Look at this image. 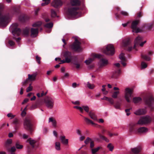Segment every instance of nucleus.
I'll use <instances>...</instances> for the list:
<instances>
[{
  "label": "nucleus",
  "instance_id": "1",
  "mask_svg": "<svg viewBox=\"0 0 154 154\" xmlns=\"http://www.w3.org/2000/svg\"><path fill=\"white\" fill-rule=\"evenodd\" d=\"M151 121L149 117L141 118L137 123H131L129 125V131L130 132L137 133L139 125H142L149 123Z\"/></svg>",
  "mask_w": 154,
  "mask_h": 154
},
{
  "label": "nucleus",
  "instance_id": "2",
  "mask_svg": "<svg viewBox=\"0 0 154 154\" xmlns=\"http://www.w3.org/2000/svg\"><path fill=\"white\" fill-rule=\"evenodd\" d=\"M70 3L72 6L75 7H70L68 9V14L71 17L75 16L79 13V7L81 5V1L80 0H70Z\"/></svg>",
  "mask_w": 154,
  "mask_h": 154
},
{
  "label": "nucleus",
  "instance_id": "3",
  "mask_svg": "<svg viewBox=\"0 0 154 154\" xmlns=\"http://www.w3.org/2000/svg\"><path fill=\"white\" fill-rule=\"evenodd\" d=\"M4 8V5L0 3V26L5 27L8 24L9 16L7 14H3Z\"/></svg>",
  "mask_w": 154,
  "mask_h": 154
},
{
  "label": "nucleus",
  "instance_id": "4",
  "mask_svg": "<svg viewBox=\"0 0 154 154\" xmlns=\"http://www.w3.org/2000/svg\"><path fill=\"white\" fill-rule=\"evenodd\" d=\"M23 125L24 128L32 134L34 130V125L32 119L29 117H26L24 119Z\"/></svg>",
  "mask_w": 154,
  "mask_h": 154
},
{
  "label": "nucleus",
  "instance_id": "5",
  "mask_svg": "<svg viewBox=\"0 0 154 154\" xmlns=\"http://www.w3.org/2000/svg\"><path fill=\"white\" fill-rule=\"evenodd\" d=\"M81 43L75 37L74 42L69 45V47L72 50L77 52H81L83 50V48L81 46Z\"/></svg>",
  "mask_w": 154,
  "mask_h": 154
},
{
  "label": "nucleus",
  "instance_id": "6",
  "mask_svg": "<svg viewBox=\"0 0 154 154\" xmlns=\"http://www.w3.org/2000/svg\"><path fill=\"white\" fill-rule=\"evenodd\" d=\"M143 100L145 104L150 108L151 111H153L154 110V108L152 106V104L154 102V98L152 96H149L145 97L144 98Z\"/></svg>",
  "mask_w": 154,
  "mask_h": 154
},
{
  "label": "nucleus",
  "instance_id": "7",
  "mask_svg": "<svg viewBox=\"0 0 154 154\" xmlns=\"http://www.w3.org/2000/svg\"><path fill=\"white\" fill-rule=\"evenodd\" d=\"M18 25L17 23H14L10 28V30L14 36H18L21 33V30L20 28H18Z\"/></svg>",
  "mask_w": 154,
  "mask_h": 154
},
{
  "label": "nucleus",
  "instance_id": "8",
  "mask_svg": "<svg viewBox=\"0 0 154 154\" xmlns=\"http://www.w3.org/2000/svg\"><path fill=\"white\" fill-rule=\"evenodd\" d=\"M122 45L125 49L128 51H131L132 49L131 40L129 38L125 39L123 41Z\"/></svg>",
  "mask_w": 154,
  "mask_h": 154
},
{
  "label": "nucleus",
  "instance_id": "9",
  "mask_svg": "<svg viewBox=\"0 0 154 154\" xmlns=\"http://www.w3.org/2000/svg\"><path fill=\"white\" fill-rule=\"evenodd\" d=\"M103 52L108 55H112L115 53V49L113 46L111 44L108 45L103 51Z\"/></svg>",
  "mask_w": 154,
  "mask_h": 154
},
{
  "label": "nucleus",
  "instance_id": "10",
  "mask_svg": "<svg viewBox=\"0 0 154 154\" xmlns=\"http://www.w3.org/2000/svg\"><path fill=\"white\" fill-rule=\"evenodd\" d=\"M114 65V68L116 70L113 72L112 77L113 78H117L119 76L121 72L119 68L120 64L118 63H115Z\"/></svg>",
  "mask_w": 154,
  "mask_h": 154
},
{
  "label": "nucleus",
  "instance_id": "11",
  "mask_svg": "<svg viewBox=\"0 0 154 154\" xmlns=\"http://www.w3.org/2000/svg\"><path fill=\"white\" fill-rule=\"evenodd\" d=\"M62 55L64 57L65 60H67L70 63L73 59L74 56L72 55L71 52L68 51H63Z\"/></svg>",
  "mask_w": 154,
  "mask_h": 154
},
{
  "label": "nucleus",
  "instance_id": "12",
  "mask_svg": "<svg viewBox=\"0 0 154 154\" xmlns=\"http://www.w3.org/2000/svg\"><path fill=\"white\" fill-rule=\"evenodd\" d=\"M142 38L141 37L138 36L135 39L134 41V48H135L136 46L139 45L141 47L143 46L144 44L145 43L146 41H145L143 42H142Z\"/></svg>",
  "mask_w": 154,
  "mask_h": 154
},
{
  "label": "nucleus",
  "instance_id": "13",
  "mask_svg": "<svg viewBox=\"0 0 154 154\" xmlns=\"http://www.w3.org/2000/svg\"><path fill=\"white\" fill-rule=\"evenodd\" d=\"M133 91L129 88H127L125 90V98L128 103L131 102L130 98H131Z\"/></svg>",
  "mask_w": 154,
  "mask_h": 154
},
{
  "label": "nucleus",
  "instance_id": "14",
  "mask_svg": "<svg viewBox=\"0 0 154 154\" xmlns=\"http://www.w3.org/2000/svg\"><path fill=\"white\" fill-rule=\"evenodd\" d=\"M45 102L46 106L48 108L52 109L53 107L54 101L51 98L47 97L45 100Z\"/></svg>",
  "mask_w": 154,
  "mask_h": 154
},
{
  "label": "nucleus",
  "instance_id": "15",
  "mask_svg": "<svg viewBox=\"0 0 154 154\" xmlns=\"http://www.w3.org/2000/svg\"><path fill=\"white\" fill-rule=\"evenodd\" d=\"M139 22V20H136L132 22L131 23V28L133 32L136 33H138L140 32V29L137 27V26Z\"/></svg>",
  "mask_w": 154,
  "mask_h": 154
},
{
  "label": "nucleus",
  "instance_id": "16",
  "mask_svg": "<svg viewBox=\"0 0 154 154\" xmlns=\"http://www.w3.org/2000/svg\"><path fill=\"white\" fill-rule=\"evenodd\" d=\"M63 2L60 0H54L52 3V5L56 8H58L61 6Z\"/></svg>",
  "mask_w": 154,
  "mask_h": 154
},
{
  "label": "nucleus",
  "instance_id": "17",
  "mask_svg": "<svg viewBox=\"0 0 154 154\" xmlns=\"http://www.w3.org/2000/svg\"><path fill=\"white\" fill-rule=\"evenodd\" d=\"M119 58L121 60V63L124 66H126V62L127 60L125 57V54L124 53H121L119 56Z\"/></svg>",
  "mask_w": 154,
  "mask_h": 154
},
{
  "label": "nucleus",
  "instance_id": "18",
  "mask_svg": "<svg viewBox=\"0 0 154 154\" xmlns=\"http://www.w3.org/2000/svg\"><path fill=\"white\" fill-rule=\"evenodd\" d=\"M31 33V35L32 37H35L38 35V28L35 29L33 28H31L30 29Z\"/></svg>",
  "mask_w": 154,
  "mask_h": 154
},
{
  "label": "nucleus",
  "instance_id": "19",
  "mask_svg": "<svg viewBox=\"0 0 154 154\" xmlns=\"http://www.w3.org/2000/svg\"><path fill=\"white\" fill-rule=\"evenodd\" d=\"M12 143V140L11 139H8L5 141L4 146L6 150L10 148Z\"/></svg>",
  "mask_w": 154,
  "mask_h": 154
},
{
  "label": "nucleus",
  "instance_id": "20",
  "mask_svg": "<svg viewBox=\"0 0 154 154\" xmlns=\"http://www.w3.org/2000/svg\"><path fill=\"white\" fill-rule=\"evenodd\" d=\"M60 138L62 143L66 145H68V139H66L65 136H60Z\"/></svg>",
  "mask_w": 154,
  "mask_h": 154
},
{
  "label": "nucleus",
  "instance_id": "21",
  "mask_svg": "<svg viewBox=\"0 0 154 154\" xmlns=\"http://www.w3.org/2000/svg\"><path fill=\"white\" fill-rule=\"evenodd\" d=\"M38 75V73L37 72L33 73L32 75L28 74V79L31 81H33L35 80L36 77Z\"/></svg>",
  "mask_w": 154,
  "mask_h": 154
},
{
  "label": "nucleus",
  "instance_id": "22",
  "mask_svg": "<svg viewBox=\"0 0 154 154\" xmlns=\"http://www.w3.org/2000/svg\"><path fill=\"white\" fill-rule=\"evenodd\" d=\"M29 17L26 15L23 14L20 15L19 17V20L22 22H24L27 20Z\"/></svg>",
  "mask_w": 154,
  "mask_h": 154
},
{
  "label": "nucleus",
  "instance_id": "23",
  "mask_svg": "<svg viewBox=\"0 0 154 154\" xmlns=\"http://www.w3.org/2000/svg\"><path fill=\"white\" fill-rule=\"evenodd\" d=\"M148 131V129L147 128L145 127H140L139 126V128L138 129L137 133H143L146 132Z\"/></svg>",
  "mask_w": 154,
  "mask_h": 154
},
{
  "label": "nucleus",
  "instance_id": "24",
  "mask_svg": "<svg viewBox=\"0 0 154 154\" xmlns=\"http://www.w3.org/2000/svg\"><path fill=\"white\" fill-rule=\"evenodd\" d=\"M146 112L145 109H139L136 111L134 113L136 115H141L145 114Z\"/></svg>",
  "mask_w": 154,
  "mask_h": 154
},
{
  "label": "nucleus",
  "instance_id": "25",
  "mask_svg": "<svg viewBox=\"0 0 154 154\" xmlns=\"http://www.w3.org/2000/svg\"><path fill=\"white\" fill-rule=\"evenodd\" d=\"M107 60L104 59H101L100 61V67H102L107 64Z\"/></svg>",
  "mask_w": 154,
  "mask_h": 154
},
{
  "label": "nucleus",
  "instance_id": "26",
  "mask_svg": "<svg viewBox=\"0 0 154 154\" xmlns=\"http://www.w3.org/2000/svg\"><path fill=\"white\" fill-rule=\"evenodd\" d=\"M29 28L28 27H26L23 29L22 30V33L24 35L27 36L29 35Z\"/></svg>",
  "mask_w": 154,
  "mask_h": 154
},
{
  "label": "nucleus",
  "instance_id": "27",
  "mask_svg": "<svg viewBox=\"0 0 154 154\" xmlns=\"http://www.w3.org/2000/svg\"><path fill=\"white\" fill-rule=\"evenodd\" d=\"M49 122H52V126L54 128H56L57 127V121L53 117H50L49 118Z\"/></svg>",
  "mask_w": 154,
  "mask_h": 154
},
{
  "label": "nucleus",
  "instance_id": "28",
  "mask_svg": "<svg viewBox=\"0 0 154 154\" xmlns=\"http://www.w3.org/2000/svg\"><path fill=\"white\" fill-rule=\"evenodd\" d=\"M88 115L90 118L94 120H97V117L95 115L94 112L91 111H90L88 113Z\"/></svg>",
  "mask_w": 154,
  "mask_h": 154
},
{
  "label": "nucleus",
  "instance_id": "29",
  "mask_svg": "<svg viewBox=\"0 0 154 154\" xmlns=\"http://www.w3.org/2000/svg\"><path fill=\"white\" fill-rule=\"evenodd\" d=\"M27 141L29 142L30 144L32 146V148H34L35 147V144L36 143V141L34 140H32L31 138H29Z\"/></svg>",
  "mask_w": 154,
  "mask_h": 154
},
{
  "label": "nucleus",
  "instance_id": "30",
  "mask_svg": "<svg viewBox=\"0 0 154 154\" xmlns=\"http://www.w3.org/2000/svg\"><path fill=\"white\" fill-rule=\"evenodd\" d=\"M101 99L108 101L112 105H113L114 104V100L113 99L111 98L104 97L103 98H101Z\"/></svg>",
  "mask_w": 154,
  "mask_h": 154
},
{
  "label": "nucleus",
  "instance_id": "31",
  "mask_svg": "<svg viewBox=\"0 0 154 154\" xmlns=\"http://www.w3.org/2000/svg\"><path fill=\"white\" fill-rule=\"evenodd\" d=\"M142 99L141 98L139 97H135L133 98V102L135 103H137L142 101Z\"/></svg>",
  "mask_w": 154,
  "mask_h": 154
},
{
  "label": "nucleus",
  "instance_id": "32",
  "mask_svg": "<svg viewBox=\"0 0 154 154\" xmlns=\"http://www.w3.org/2000/svg\"><path fill=\"white\" fill-rule=\"evenodd\" d=\"M84 119L85 120V121L86 122L87 124H89L90 123H91L93 125H97L95 123H94L91 120L88 119V118L84 117Z\"/></svg>",
  "mask_w": 154,
  "mask_h": 154
},
{
  "label": "nucleus",
  "instance_id": "33",
  "mask_svg": "<svg viewBox=\"0 0 154 154\" xmlns=\"http://www.w3.org/2000/svg\"><path fill=\"white\" fill-rule=\"evenodd\" d=\"M141 57L143 59L146 61H149L150 60V57L146 54L144 55L142 54H141Z\"/></svg>",
  "mask_w": 154,
  "mask_h": 154
},
{
  "label": "nucleus",
  "instance_id": "34",
  "mask_svg": "<svg viewBox=\"0 0 154 154\" xmlns=\"http://www.w3.org/2000/svg\"><path fill=\"white\" fill-rule=\"evenodd\" d=\"M42 23V22L41 21L33 23L32 26L33 27H39L41 26Z\"/></svg>",
  "mask_w": 154,
  "mask_h": 154
},
{
  "label": "nucleus",
  "instance_id": "35",
  "mask_svg": "<svg viewBox=\"0 0 154 154\" xmlns=\"http://www.w3.org/2000/svg\"><path fill=\"white\" fill-rule=\"evenodd\" d=\"M101 148L100 147H98L96 148H92L91 149V152L92 154H95V153L98 152L99 150Z\"/></svg>",
  "mask_w": 154,
  "mask_h": 154
},
{
  "label": "nucleus",
  "instance_id": "36",
  "mask_svg": "<svg viewBox=\"0 0 154 154\" xmlns=\"http://www.w3.org/2000/svg\"><path fill=\"white\" fill-rule=\"evenodd\" d=\"M53 26V23L52 22H50L49 23H47L45 24L44 26L48 28H51Z\"/></svg>",
  "mask_w": 154,
  "mask_h": 154
},
{
  "label": "nucleus",
  "instance_id": "37",
  "mask_svg": "<svg viewBox=\"0 0 154 154\" xmlns=\"http://www.w3.org/2000/svg\"><path fill=\"white\" fill-rule=\"evenodd\" d=\"M120 92L119 91H115L113 92L112 97L114 98H116L117 97L118 95L119 94Z\"/></svg>",
  "mask_w": 154,
  "mask_h": 154
},
{
  "label": "nucleus",
  "instance_id": "38",
  "mask_svg": "<svg viewBox=\"0 0 154 154\" xmlns=\"http://www.w3.org/2000/svg\"><path fill=\"white\" fill-rule=\"evenodd\" d=\"M7 150L11 153L15 152L16 150V149L14 146L12 147L11 148H9Z\"/></svg>",
  "mask_w": 154,
  "mask_h": 154
},
{
  "label": "nucleus",
  "instance_id": "39",
  "mask_svg": "<svg viewBox=\"0 0 154 154\" xmlns=\"http://www.w3.org/2000/svg\"><path fill=\"white\" fill-rule=\"evenodd\" d=\"M98 135L100 137L104 140H105L107 142H109V140L106 137L102 135L100 133H98Z\"/></svg>",
  "mask_w": 154,
  "mask_h": 154
},
{
  "label": "nucleus",
  "instance_id": "40",
  "mask_svg": "<svg viewBox=\"0 0 154 154\" xmlns=\"http://www.w3.org/2000/svg\"><path fill=\"white\" fill-rule=\"evenodd\" d=\"M121 105V103L119 101H117L114 105L115 108L116 109H120V106Z\"/></svg>",
  "mask_w": 154,
  "mask_h": 154
},
{
  "label": "nucleus",
  "instance_id": "41",
  "mask_svg": "<svg viewBox=\"0 0 154 154\" xmlns=\"http://www.w3.org/2000/svg\"><path fill=\"white\" fill-rule=\"evenodd\" d=\"M87 86L90 89H93L95 86L93 84H91L89 82H88L87 83Z\"/></svg>",
  "mask_w": 154,
  "mask_h": 154
},
{
  "label": "nucleus",
  "instance_id": "42",
  "mask_svg": "<svg viewBox=\"0 0 154 154\" xmlns=\"http://www.w3.org/2000/svg\"><path fill=\"white\" fill-rule=\"evenodd\" d=\"M42 1L44 2L42 3L41 5L42 6L48 5L50 2V0H42Z\"/></svg>",
  "mask_w": 154,
  "mask_h": 154
},
{
  "label": "nucleus",
  "instance_id": "43",
  "mask_svg": "<svg viewBox=\"0 0 154 154\" xmlns=\"http://www.w3.org/2000/svg\"><path fill=\"white\" fill-rule=\"evenodd\" d=\"M60 143L59 142H56L55 143V148L57 150H60Z\"/></svg>",
  "mask_w": 154,
  "mask_h": 154
},
{
  "label": "nucleus",
  "instance_id": "44",
  "mask_svg": "<svg viewBox=\"0 0 154 154\" xmlns=\"http://www.w3.org/2000/svg\"><path fill=\"white\" fill-rule=\"evenodd\" d=\"M51 17H54L57 16V14L55 11L53 9L51 10Z\"/></svg>",
  "mask_w": 154,
  "mask_h": 154
},
{
  "label": "nucleus",
  "instance_id": "45",
  "mask_svg": "<svg viewBox=\"0 0 154 154\" xmlns=\"http://www.w3.org/2000/svg\"><path fill=\"white\" fill-rule=\"evenodd\" d=\"M107 147L109 149V151H112L114 149L113 146L112 145L111 143H109L108 145L107 146Z\"/></svg>",
  "mask_w": 154,
  "mask_h": 154
},
{
  "label": "nucleus",
  "instance_id": "46",
  "mask_svg": "<svg viewBox=\"0 0 154 154\" xmlns=\"http://www.w3.org/2000/svg\"><path fill=\"white\" fill-rule=\"evenodd\" d=\"M82 109H83L86 112L89 113V108L88 106H82Z\"/></svg>",
  "mask_w": 154,
  "mask_h": 154
},
{
  "label": "nucleus",
  "instance_id": "47",
  "mask_svg": "<svg viewBox=\"0 0 154 154\" xmlns=\"http://www.w3.org/2000/svg\"><path fill=\"white\" fill-rule=\"evenodd\" d=\"M13 123L16 125V126H15V129L16 130H17L18 128L17 125L19 124L18 120L17 119H15L13 121Z\"/></svg>",
  "mask_w": 154,
  "mask_h": 154
},
{
  "label": "nucleus",
  "instance_id": "48",
  "mask_svg": "<svg viewBox=\"0 0 154 154\" xmlns=\"http://www.w3.org/2000/svg\"><path fill=\"white\" fill-rule=\"evenodd\" d=\"M15 146L16 148L17 149H22L23 147V146L22 145H20L18 142H17L15 144Z\"/></svg>",
  "mask_w": 154,
  "mask_h": 154
},
{
  "label": "nucleus",
  "instance_id": "49",
  "mask_svg": "<svg viewBox=\"0 0 154 154\" xmlns=\"http://www.w3.org/2000/svg\"><path fill=\"white\" fill-rule=\"evenodd\" d=\"M73 64L75 66L76 68L78 69L80 68V64L78 63L77 61L75 60L73 62Z\"/></svg>",
  "mask_w": 154,
  "mask_h": 154
},
{
  "label": "nucleus",
  "instance_id": "50",
  "mask_svg": "<svg viewBox=\"0 0 154 154\" xmlns=\"http://www.w3.org/2000/svg\"><path fill=\"white\" fill-rule=\"evenodd\" d=\"M94 60V59L91 58H89L88 60H86L85 61V63L87 65H88L91 63Z\"/></svg>",
  "mask_w": 154,
  "mask_h": 154
},
{
  "label": "nucleus",
  "instance_id": "51",
  "mask_svg": "<svg viewBox=\"0 0 154 154\" xmlns=\"http://www.w3.org/2000/svg\"><path fill=\"white\" fill-rule=\"evenodd\" d=\"M41 58L38 55H36L35 57V60L38 64L41 63Z\"/></svg>",
  "mask_w": 154,
  "mask_h": 154
},
{
  "label": "nucleus",
  "instance_id": "52",
  "mask_svg": "<svg viewBox=\"0 0 154 154\" xmlns=\"http://www.w3.org/2000/svg\"><path fill=\"white\" fill-rule=\"evenodd\" d=\"M121 14L125 16H129L128 14L126 11H121L120 12Z\"/></svg>",
  "mask_w": 154,
  "mask_h": 154
},
{
  "label": "nucleus",
  "instance_id": "53",
  "mask_svg": "<svg viewBox=\"0 0 154 154\" xmlns=\"http://www.w3.org/2000/svg\"><path fill=\"white\" fill-rule=\"evenodd\" d=\"M13 10L15 14H17L19 12V9L16 7H13Z\"/></svg>",
  "mask_w": 154,
  "mask_h": 154
},
{
  "label": "nucleus",
  "instance_id": "54",
  "mask_svg": "<svg viewBox=\"0 0 154 154\" xmlns=\"http://www.w3.org/2000/svg\"><path fill=\"white\" fill-rule=\"evenodd\" d=\"M92 140L89 137H88L86 138V139L85 141V144H87L89 142H90Z\"/></svg>",
  "mask_w": 154,
  "mask_h": 154
},
{
  "label": "nucleus",
  "instance_id": "55",
  "mask_svg": "<svg viewBox=\"0 0 154 154\" xmlns=\"http://www.w3.org/2000/svg\"><path fill=\"white\" fill-rule=\"evenodd\" d=\"M74 108H76L77 109H79L81 112H82V113L83 112V109H82V107H80V106H74Z\"/></svg>",
  "mask_w": 154,
  "mask_h": 154
},
{
  "label": "nucleus",
  "instance_id": "56",
  "mask_svg": "<svg viewBox=\"0 0 154 154\" xmlns=\"http://www.w3.org/2000/svg\"><path fill=\"white\" fill-rule=\"evenodd\" d=\"M32 89V87L31 86V84H29V87H28L26 89V92H29V91H31Z\"/></svg>",
  "mask_w": 154,
  "mask_h": 154
},
{
  "label": "nucleus",
  "instance_id": "57",
  "mask_svg": "<svg viewBox=\"0 0 154 154\" xmlns=\"http://www.w3.org/2000/svg\"><path fill=\"white\" fill-rule=\"evenodd\" d=\"M141 66L143 68H146L147 66V64L143 61L141 63Z\"/></svg>",
  "mask_w": 154,
  "mask_h": 154
},
{
  "label": "nucleus",
  "instance_id": "58",
  "mask_svg": "<svg viewBox=\"0 0 154 154\" xmlns=\"http://www.w3.org/2000/svg\"><path fill=\"white\" fill-rule=\"evenodd\" d=\"M131 108H129V109H126L125 110V112L126 113V115L127 116H128L130 115V110H131Z\"/></svg>",
  "mask_w": 154,
  "mask_h": 154
},
{
  "label": "nucleus",
  "instance_id": "59",
  "mask_svg": "<svg viewBox=\"0 0 154 154\" xmlns=\"http://www.w3.org/2000/svg\"><path fill=\"white\" fill-rule=\"evenodd\" d=\"M60 62L59 63V64H63L66 63H69V61L67 60H61L60 61Z\"/></svg>",
  "mask_w": 154,
  "mask_h": 154
},
{
  "label": "nucleus",
  "instance_id": "60",
  "mask_svg": "<svg viewBox=\"0 0 154 154\" xmlns=\"http://www.w3.org/2000/svg\"><path fill=\"white\" fill-rule=\"evenodd\" d=\"M94 57L95 58H101L102 57V56L100 54H94Z\"/></svg>",
  "mask_w": 154,
  "mask_h": 154
},
{
  "label": "nucleus",
  "instance_id": "61",
  "mask_svg": "<svg viewBox=\"0 0 154 154\" xmlns=\"http://www.w3.org/2000/svg\"><path fill=\"white\" fill-rule=\"evenodd\" d=\"M8 44L11 46H13L15 45V42L11 40L8 41Z\"/></svg>",
  "mask_w": 154,
  "mask_h": 154
},
{
  "label": "nucleus",
  "instance_id": "62",
  "mask_svg": "<svg viewBox=\"0 0 154 154\" xmlns=\"http://www.w3.org/2000/svg\"><path fill=\"white\" fill-rule=\"evenodd\" d=\"M94 142L93 141L91 140V141L90 142V147L91 149L93 148L94 147Z\"/></svg>",
  "mask_w": 154,
  "mask_h": 154
},
{
  "label": "nucleus",
  "instance_id": "63",
  "mask_svg": "<svg viewBox=\"0 0 154 154\" xmlns=\"http://www.w3.org/2000/svg\"><path fill=\"white\" fill-rule=\"evenodd\" d=\"M72 103L74 104L75 105H79L80 104V102L79 101H72Z\"/></svg>",
  "mask_w": 154,
  "mask_h": 154
},
{
  "label": "nucleus",
  "instance_id": "64",
  "mask_svg": "<svg viewBox=\"0 0 154 154\" xmlns=\"http://www.w3.org/2000/svg\"><path fill=\"white\" fill-rule=\"evenodd\" d=\"M69 76V74L68 73H66L63 76H62L61 77V79H64L65 77H67Z\"/></svg>",
  "mask_w": 154,
  "mask_h": 154
}]
</instances>
